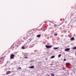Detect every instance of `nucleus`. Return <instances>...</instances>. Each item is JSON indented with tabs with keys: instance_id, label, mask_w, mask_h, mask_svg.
<instances>
[{
	"instance_id": "f257e3e1",
	"label": "nucleus",
	"mask_w": 76,
	"mask_h": 76,
	"mask_svg": "<svg viewBox=\"0 0 76 76\" xmlns=\"http://www.w3.org/2000/svg\"><path fill=\"white\" fill-rule=\"evenodd\" d=\"M14 57H15V55L13 54H11L10 58L11 59H13L14 58Z\"/></svg>"
},
{
	"instance_id": "a211bd4d",
	"label": "nucleus",
	"mask_w": 76,
	"mask_h": 76,
	"mask_svg": "<svg viewBox=\"0 0 76 76\" xmlns=\"http://www.w3.org/2000/svg\"><path fill=\"white\" fill-rule=\"evenodd\" d=\"M4 58V57H2L1 58H0V60H3Z\"/></svg>"
},
{
	"instance_id": "20e7f679",
	"label": "nucleus",
	"mask_w": 76,
	"mask_h": 76,
	"mask_svg": "<svg viewBox=\"0 0 76 76\" xmlns=\"http://www.w3.org/2000/svg\"><path fill=\"white\" fill-rule=\"evenodd\" d=\"M31 40L30 39H28L27 41V43H29V42H31Z\"/></svg>"
},
{
	"instance_id": "1a4fd4ad",
	"label": "nucleus",
	"mask_w": 76,
	"mask_h": 76,
	"mask_svg": "<svg viewBox=\"0 0 76 76\" xmlns=\"http://www.w3.org/2000/svg\"><path fill=\"white\" fill-rule=\"evenodd\" d=\"M41 37V35L39 34L38 35H37V37H38L39 38Z\"/></svg>"
},
{
	"instance_id": "423d86ee",
	"label": "nucleus",
	"mask_w": 76,
	"mask_h": 76,
	"mask_svg": "<svg viewBox=\"0 0 76 76\" xmlns=\"http://www.w3.org/2000/svg\"><path fill=\"white\" fill-rule=\"evenodd\" d=\"M29 68L30 69H34V66H30L29 67Z\"/></svg>"
},
{
	"instance_id": "6ab92c4d",
	"label": "nucleus",
	"mask_w": 76,
	"mask_h": 76,
	"mask_svg": "<svg viewBox=\"0 0 76 76\" xmlns=\"http://www.w3.org/2000/svg\"><path fill=\"white\" fill-rule=\"evenodd\" d=\"M66 59H64V61H66Z\"/></svg>"
},
{
	"instance_id": "dca6fc26",
	"label": "nucleus",
	"mask_w": 76,
	"mask_h": 76,
	"mask_svg": "<svg viewBox=\"0 0 76 76\" xmlns=\"http://www.w3.org/2000/svg\"><path fill=\"white\" fill-rule=\"evenodd\" d=\"M21 48H22V49H23V50H24V49H25V48L24 47L22 46V47H21Z\"/></svg>"
},
{
	"instance_id": "9d476101",
	"label": "nucleus",
	"mask_w": 76,
	"mask_h": 76,
	"mask_svg": "<svg viewBox=\"0 0 76 76\" xmlns=\"http://www.w3.org/2000/svg\"><path fill=\"white\" fill-rule=\"evenodd\" d=\"M51 76H54L55 75L54 74H53V73H51Z\"/></svg>"
},
{
	"instance_id": "0eeeda50",
	"label": "nucleus",
	"mask_w": 76,
	"mask_h": 76,
	"mask_svg": "<svg viewBox=\"0 0 76 76\" xmlns=\"http://www.w3.org/2000/svg\"><path fill=\"white\" fill-rule=\"evenodd\" d=\"M71 40H72V41H73L74 40H75V38L74 37H72L71 38Z\"/></svg>"
},
{
	"instance_id": "9b49d317",
	"label": "nucleus",
	"mask_w": 76,
	"mask_h": 76,
	"mask_svg": "<svg viewBox=\"0 0 76 76\" xmlns=\"http://www.w3.org/2000/svg\"><path fill=\"white\" fill-rule=\"evenodd\" d=\"M22 68L20 67H18L17 68L18 70H20V69H21Z\"/></svg>"
},
{
	"instance_id": "aec40b11",
	"label": "nucleus",
	"mask_w": 76,
	"mask_h": 76,
	"mask_svg": "<svg viewBox=\"0 0 76 76\" xmlns=\"http://www.w3.org/2000/svg\"><path fill=\"white\" fill-rule=\"evenodd\" d=\"M28 58L27 57H26L24 58Z\"/></svg>"
},
{
	"instance_id": "39448f33",
	"label": "nucleus",
	"mask_w": 76,
	"mask_h": 76,
	"mask_svg": "<svg viewBox=\"0 0 76 76\" xmlns=\"http://www.w3.org/2000/svg\"><path fill=\"white\" fill-rule=\"evenodd\" d=\"M11 72L10 71H7V72H6V74H7V75H9V74H10V72Z\"/></svg>"
},
{
	"instance_id": "f03ea898",
	"label": "nucleus",
	"mask_w": 76,
	"mask_h": 76,
	"mask_svg": "<svg viewBox=\"0 0 76 76\" xmlns=\"http://www.w3.org/2000/svg\"><path fill=\"white\" fill-rule=\"evenodd\" d=\"M45 47L47 48H51L52 47V46H49V45H45Z\"/></svg>"
},
{
	"instance_id": "f8f14e48",
	"label": "nucleus",
	"mask_w": 76,
	"mask_h": 76,
	"mask_svg": "<svg viewBox=\"0 0 76 76\" xmlns=\"http://www.w3.org/2000/svg\"><path fill=\"white\" fill-rule=\"evenodd\" d=\"M66 66H69V65H70V63H66Z\"/></svg>"
},
{
	"instance_id": "4468645a",
	"label": "nucleus",
	"mask_w": 76,
	"mask_h": 76,
	"mask_svg": "<svg viewBox=\"0 0 76 76\" xmlns=\"http://www.w3.org/2000/svg\"><path fill=\"white\" fill-rule=\"evenodd\" d=\"M61 54H60L58 55V57L59 58L60 57H61Z\"/></svg>"
},
{
	"instance_id": "f3484780",
	"label": "nucleus",
	"mask_w": 76,
	"mask_h": 76,
	"mask_svg": "<svg viewBox=\"0 0 76 76\" xmlns=\"http://www.w3.org/2000/svg\"><path fill=\"white\" fill-rule=\"evenodd\" d=\"M58 34H54V35L55 36H57Z\"/></svg>"
},
{
	"instance_id": "4be33fe9",
	"label": "nucleus",
	"mask_w": 76,
	"mask_h": 76,
	"mask_svg": "<svg viewBox=\"0 0 76 76\" xmlns=\"http://www.w3.org/2000/svg\"><path fill=\"white\" fill-rule=\"evenodd\" d=\"M50 65L51 66H52V65H53V64H50Z\"/></svg>"
},
{
	"instance_id": "7ed1b4c3",
	"label": "nucleus",
	"mask_w": 76,
	"mask_h": 76,
	"mask_svg": "<svg viewBox=\"0 0 76 76\" xmlns=\"http://www.w3.org/2000/svg\"><path fill=\"white\" fill-rule=\"evenodd\" d=\"M69 50H70V49H69V48H67L65 49L64 50V51H69Z\"/></svg>"
},
{
	"instance_id": "412c9836",
	"label": "nucleus",
	"mask_w": 76,
	"mask_h": 76,
	"mask_svg": "<svg viewBox=\"0 0 76 76\" xmlns=\"http://www.w3.org/2000/svg\"><path fill=\"white\" fill-rule=\"evenodd\" d=\"M48 59V58H46V60H47Z\"/></svg>"
},
{
	"instance_id": "6e6552de",
	"label": "nucleus",
	"mask_w": 76,
	"mask_h": 76,
	"mask_svg": "<svg viewBox=\"0 0 76 76\" xmlns=\"http://www.w3.org/2000/svg\"><path fill=\"white\" fill-rule=\"evenodd\" d=\"M58 49V48H55L54 47L53 48V50H57V49Z\"/></svg>"
},
{
	"instance_id": "5701e85b",
	"label": "nucleus",
	"mask_w": 76,
	"mask_h": 76,
	"mask_svg": "<svg viewBox=\"0 0 76 76\" xmlns=\"http://www.w3.org/2000/svg\"><path fill=\"white\" fill-rule=\"evenodd\" d=\"M48 76H50V75H48Z\"/></svg>"
},
{
	"instance_id": "2eb2a0df",
	"label": "nucleus",
	"mask_w": 76,
	"mask_h": 76,
	"mask_svg": "<svg viewBox=\"0 0 76 76\" xmlns=\"http://www.w3.org/2000/svg\"><path fill=\"white\" fill-rule=\"evenodd\" d=\"M73 50H76V47H75L73 48Z\"/></svg>"
},
{
	"instance_id": "ddd939ff",
	"label": "nucleus",
	"mask_w": 76,
	"mask_h": 76,
	"mask_svg": "<svg viewBox=\"0 0 76 76\" xmlns=\"http://www.w3.org/2000/svg\"><path fill=\"white\" fill-rule=\"evenodd\" d=\"M55 57V56H52L51 57V58H54Z\"/></svg>"
},
{
	"instance_id": "b1692460",
	"label": "nucleus",
	"mask_w": 76,
	"mask_h": 76,
	"mask_svg": "<svg viewBox=\"0 0 76 76\" xmlns=\"http://www.w3.org/2000/svg\"><path fill=\"white\" fill-rule=\"evenodd\" d=\"M75 54H76V53H75Z\"/></svg>"
}]
</instances>
